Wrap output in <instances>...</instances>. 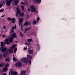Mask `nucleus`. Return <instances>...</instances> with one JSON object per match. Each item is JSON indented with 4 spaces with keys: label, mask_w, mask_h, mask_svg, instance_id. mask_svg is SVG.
Returning <instances> with one entry per match:
<instances>
[{
    "label": "nucleus",
    "mask_w": 75,
    "mask_h": 75,
    "mask_svg": "<svg viewBox=\"0 0 75 75\" xmlns=\"http://www.w3.org/2000/svg\"><path fill=\"white\" fill-rule=\"evenodd\" d=\"M28 42H31L32 41H33V39H29L27 40Z\"/></svg>",
    "instance_id": "obj_22"
},
{
    "label": "nucleus",
    "mask_w": 75,
    "mask_h": 75,
    "mask_svg": "<svg viewBox=\"0 0 75 75\" xmlns=\"http://www.w3.org/2000/svg\"><path fill=\"white\" fill-rule=\"evenodd\" d=\"M27 47H26V48L24 47V49L25 50H27Z\"/></svg>",
    "instance_id": "obj_43"
},
{
    "label": "nucleus",
    "mask_w": 75,
    "mask_h": 75,
    "mask_svg": "<svg viewBox=\"0 0 75 75\" xmlns=\"http://www.w3.org/2000/svg\"><path fill=\"white\" fill-rule=\"evenodd\" d=\"M11 22L12 23H16V19L14 18H13L11 20Z\"/></svg>",
    "instance_id": "obj_13"
},
{
    "label": "nucleus",
    "mask_w": 75,
    "mask_h": 75,
    "mask_svg": "<svg viewBox=\"0 0 75 75\" xmlns=\"http://www.w3.org/2000/svg\"><path fill=\"white\" fill-rule=\"evenodd\" d=\"M28 10L29 11H31V9H30L28 8Z\"/></svg>",
    "instance_id": "obj_42"
},
{
    "label": "nucleus",
    "mask_w": 75,
    "mask_h": 75,
    "mask_svg": "<svg viewBox=\"0 0 75 75\" xmlns=\"http://www.w3.org/2000/svg\"><path fill=\"white\" fill-rule=\"evenodd\" d=\"M4 32V30H1V34H3V33Z\"/></svg>",
    "instance_id": "obj_35"
},
{
    "label": "nucleus",
    "mask_w": 75,
    "mask_h": 75,
    "mask_svg": "<svg viewBox=\"0 0 75 75\" xmlns=\"http://www.w3.org/2000/svg\"><path fill=\"white\" fill-rule=\"evenodd\" d=\"M21 74L23 75H25L27 73V71L26 70H23V71H21Z\"/></svg>",
    "instance_id": "obj_11"
},
{
    "label": "nucleus",
    "mask_w": 75,
    "mask_h": 75,
    "mask_svg": "<svg viewBox=\"0 0 75 75\" xmlns=\"http://www.w3.org/2000/svg\"><path fill=\"white\" fill-rule=\"evenodd\" d=\"M32 59V57H28L27 58L25 57L21 59V61L24 62V63H26V64L29 63L31 64V61L30 59Z\"/></svg>",
    "instance_id": "obj_2"
},
{
    "label": "nucleus",
    "mask_w": 75,
    "mask_h": 75,
    "mask_svg": "<svg viewBox=\"0 0 75 75\" xmlns=\"http://www.w3.org/2000/svg\"><path fill=\"white\" fill-rule=\"evenodd\" d=\"M23 18H21L19 20V22H20L21 23H22V22L23 21Z\"/></svg>",
    "instance_id": "obj_33"
},
{
    "label": "nucleus",
    "mask_w": 75,
    "mask_h": 75,
    "mask_svg": "<svg viewBox=\"0 0 75 75\" xmlns=\"http://www.w3.org/2000/svg\"><path fill=\"white\" fill-rule=\"evenodd\" d=\"M15 42H17V41H15Z\"/></svg>",
    "instance_id": "obj_51"
},
{
    "label": "nucleus",
    "mask_w": 75,
    "mask_h": 75,
    "mask_svg": "<svg viewBox=\"0 0 75 75\" xmlns=\"http://www.w3.org/2000/svg\"><path fill=\"white\" fill-rule=\"evenodd\" d=\"M12 36L11 37H9L8 39H6L4 41V43L2 42H1V47H0V50L2 52L3 54L4 57H7V54L8 53V50H7V47H4L5 46V44H7V45H9L10 44V43H13V38H17V35L16 33L12 34ZM4 52L6 53H4Z\"/></svg>",
    "instance_id": "obj_1"
},
{
    "label": "nucleus",
    "mask_w": 75,
    "mask_h": 75,
    "mask_svg": "<svg viewBox=\"0 0 75 75\" xmlns=\"http://www.w3.org/2000/svg\"><path fill=\"white\" fill-rule=\"evenodd\" d=\"M25 45H31V43L28 42H26L25 43Z\"/></svg>",
    "instance_id": "obj_23"
},
{
    "label": "nucleus",
    "mask_w": 75,
    "mask_h": 75,
    "mask_svg": "<svg viewBox=\"0 0 75 75\" xmlns=\"http://www.w3.org/2000/svg\"><path fill=\"white\" fill-rule=\"evenodd\" d=\"M7 19L8 21H10L11 20V18L8 17Z\"/></svg>",
    "instance_id": "obj_34"
},
{
    "label": "nucleus",
    "mask_w": 75,
    "mask_h": 75,
    "mask_svg": "<svg viewBox=\"0 0 75 75\" xmlns=\"http://www.w3.org/2000/svg\"><path fill=\"white\" fill-rule=\"evenodd\" d=\"M11 50H12V47H11V48L9 49L8 50H9V53H10V52H11Z\"/></svg>",
    "instance_id": "obj_31"
},
{
    "label": "nucleus",
    "mask_w": 75,
    "mask_h": 75,
    "mask_svg": "<svg viewBox=\"0 0 75 75\" xmlns=\"http://www.w3.org/2000/svg\"><path fill=\"white\" fill-rule=\"evenodd\" d=\"M31 25V24L30 23V22H28V21L26 22H25L24 23V25Z\"/></svg>",
    "instance_id": "obj_9"
},
{
    "label": "nucleus",
    "mask_w": 75,
    "mask_h": 75,
    "mask_svg": "<svg viewBox=\"0 0 75 75\" xmlns=\"http://www.w3.org/2000/svg\"><path fill=\"white\" fill-rule=\"evenodd\" d=\"M30 35H35V33L34 32H32L30 33Z\"/></svg>",
    "instance_id": "obj_24"
},
{
    "label": "nucleus",
    "mask_w": 75,
    "mask_h": 75,
    "mask_svg": "<svg viewBox=\"0 0 75 75\" xmlns=\"http://www.w3.org/2000/svg\"><path fill=\"white\" fill-rule=\"evenodd\" d=\"M39 20H40V18L38 17V18H37V20L36 21L38 22V21H39Z\"/></svg>",
    "instance_id": "obj_36"
},
{
    "label": "nucleus",
    "mask_w": 75,
    "mask_h": 75,
    "mask_svg": "<svg viewBox=\"0 0 75 75\" xmlns=\"http://www.w3.org/2000/svg\"><path fill=\"white\" fill-rule=\"evenodd\" d=\"M37 21H34L33 22V23L34 24V25H35L36 24V23H37Z\"/></svg>",
    "instance_id": "obj_27"
},
{
    "label": "nucleus",
    "mask_w": 75,
    "mask_h": 75,
    "mask_svg": "<svg viewBox=\"0 0 75 75\" xmlns=\"http://www.w3.org/2000/svg\"><path fill=\"white\" fill-rule=\"evenodd\" d=\"M2 58H3V57H0V60H1V59H2Z\"/></svg>",
    "instance_id": "obj_40"
},
{
    "label": "nucleus",
    "mask_w": 75,
    "mask_h": 75,
    "mask_svg": "<svg viewBox=\"0 0 75 75\" xmlns=\"http://www.w3.org/2000/svg\"><path fill=\"white\" fill-rule=\"evenodd\" d=\"M2 75H7V74H6V73H4Z\"/></svg>",
    "instance_id": "obj_41"
},
{
    "label": "nucleus",
    "mask_w": 75,
    "mask_h": 75,
    "mask_svg": "<svg viewBox=\"0 0 75 75\" xmlns=\"http://www.w3.org/2000/svg\"><path fill=\"white\" fill-rule=\"evenodd\" d=\"M21 9H22V11H24V5H22Z\"/></svg>",
    "instance_id": "obj_17"
},
{
    "label": "nucleus",
    "mask_w": 75,
    "mask_h": 75,
    "mask_svg": "<svg viewBox=\"0 0 75 75\" xmlns=\"http://www.w3.org/2000/svg\"><path fill=\"white\" fill-rule=\"evenodd\" d=\"M30 8L31 9V12L33 13V12H35V11H36V10L37 8H36L34 6H33V5H32L30 6Z\"/></svg>",
    "instance_id": "obj_4"
},
{
    "label": "nucleus",
    "mask_w": 75,
    "mask_h": 75,
    "mask_svg": "<svg viewBox=\"0 0 75 75\" xmlns=\"http://www.w3.org/2000/svg\"><path fill=\"white\" fill-rule=\"evenodd\" d=\"M13 0H9V1H9V2H10L11 3L12 1H13Z\"/></svg>",
    "instance_id": "obj_38"
},
{
    "label": "nucleus",
    "mask_w": 75,
    "mask_h": 75,
    "mask_svg": "<svg viewBox=\"0 0 75 75\" xmlns=\"http://www.w3.org/2000/svg\"><path fill=\"white\" fill-rule=\"evenodd\" d=\"M5 16V15H3L1 16V17H4Z\"/></svg>",
    "instance_id": "obj_39"
},
{
    "label": "nucleus",
    "mask_w": 75,
    "mask_h": 75,
    "mask_svg": "<svg viewBox=\"0 0 75 75\" xmlns=\"http://www.w3.org/2000/svg\"><path fill=\"white\" fill-rule=\"evenodd\" d=\"M20 34L21 37H23L24 36V35H23V33H22L21 32H20Z\"/></svg>",
    "instance_id": "obj_28"
},
{
    "label": "nucleus",
    "mask_w": 75,
    "mask_h": 75,
    "mask_svg": "<svg viewBox=\"0 0 75 75\" xmlns=\"http://www.w3.org/2000/svg\"><path fill=\"white\" fill-rule=\"evenodd\" d=\"M21 4H23V5H25V3L24 2H21Z\"/></svg>",
    "instance_id": "obj_37"
},
{
    "label": "nucleus",
    "mask_w": 75,
    "mask_h": 75,
    "mask_svg": "<svg viewBox=\"0 0 75 75\" xmlns=\"http://www.w3.org/2000/svg\"><path fill=\"white\" fill-rule=\"evenodd\" d=\"M2 35V33H1V35H0V36H1V35Z\"/></svg>",
    "instance_id": "obj_50"
},
{
    "label": "nucleus",
    "mask_w": 75,
    "mask_h": 75,
    "mask_svg": "<svg viewBox=\"0 0 75 75\" xmlns=\"http://www.w3.org/2000/svg\"><path fill=\"white\" fill-rule=\"evenodd\" d=\"M17 46V44L12 45V48H14L16 47Z\"/></svg>",
    "instance_id": "obj_18"
},
{
    "label": "nucleus",
    "mask_w": 75,
    "mask_h": 75,
    "mask_svg": "<svg viewBox=\"0 0 75 75\" xmlns=\"http://www.w3.org/2000/svg\"><path fill=\"white\" fill-rule=\"evenodd\" d=\"M4 64L3 63H1V64H0V69L1 67H4Z\"/></svg>",
    "instance_id": "obj_20"
},
{
    "label": "nucleus",
    "mask_w": 75,
    "mask_h": 75,
    "mask_svg": "<svg viewBox=\"0 0 75 75\" xmlns=\"http://www.w3.org/2000/svg\"><path fill=\"white\" fill-rule=\"evenodd\" d=\"M16 67H22V63L21 62H17L16 63Z\"/></svg>",
    "instance_id": "obj_6"
},
{
    "label": "nucleus",
    "mask_w": 75,
    "mask_h": 75,
    "mask_svg": "<svg viewBox=\"0 0 75 75\" xmlns=\"http://www.w3.org/2000/svg\"><path fill=\"white\" fill-rule=\"evenodd\" d=\"M19 25H21V29L22 30V31L23 30V24H22V22H19Z\"/></svg>",
    "instance_id": "obj_14"
},
{
    "label": "nucleus",
    "mask_w": 75,
    "mask_h": 75,
    "mask_svg": "<svg viewBox=\"0 0 75 75\" xmlns=\"http://www.w3.org/2000/svg\"><path fill=\"white\" fill-rule=\"evenodd\" d=\"M13 50H12L11 52L10 53H11V54H12V53H13Z\"/></svg>",
    "instance_id": "obj_48"
},
{
    "label": "nucleus",
    "mask_w": 75,
    "mask_h": 75,
    "mask_svg": "<svg viewBox=\"0 0 75 75\" xmlns=\"http://www.w3.org/2000/svg\"><path fill=\"white\" fill-rule=\"evenodd\" d=\"M0 57H3V54H0Z\"/></svg>",
    "instance_id": "obj_47"
},
{
    "label": "nucleus",
    "mask_w": 75,
    "mask_h": 75,
    "mask_svg": "<svg viewBox=\"0 0 75 75\" xmlns=\"http://www.w3.org/2000/svg\"><path fill=\"white\" fill-rule=\"evenodd\" d=\"M17 47H16L14 50V53H16V52H17Z\"/></svg>",
    "instance_id": "obj_29"
},
{
    "label": "nucleus",
    "mask_w": 75,
    "mask_h": 75,
    "mask_svg": "<svg viewBox=\"0 0 75 75\" xmlns=\"http://www.w3.org/2000/svg\"><path fill=\"white\" fill-rule=\"evenodd\" d=\"M10 72L11 73V75H17V72L14 71L12 70L11 69H10Z\"/></svg>",
    "instance_id": "obj_7"
},
{
    "label": "nucleus",
    "mask_w": 75,
    "mask_h": 75,
    "mask_svg": "<svg viewBox=\"0 0 75 75\" xmlns=\"http://www.w3.org/2000/svg\"><path fill=\"white\" fill-rule=\"evenodd\" d=\"M31 27H29L27 29H25V30L26 31H28V30H29L31 29Z\"/></svg>",
    "instance_id": "obj_26"
},
{
    "label": "nucleus",
    "mask_w": 75,
    "mask_h": 75,
    "mask_svg": "<svg viewBox=\"0 0 75 75\" xmlns=\"http://www.w3.org/2000/svg\"><path fill=\"white\" fill-rule=\"evenodd\" d=\"M3 6V3L0 4V8L2 7V6Z\"/></svg>",
    "instance_id": "obj_32"
},
{
    "label": "nucleus",
    "mask_w": 75,
    "mask_h": 75,
    "mask_svg": "<svg viewBox=\"0 0 75 75\" xmlns=\"http://www.w3.org/2000/svg\"><path fill=\"white\" fill-rule=\"evenodd\" d=\"M12 59H13V62H16V61H17V59L14 57H13Z\"/></svg>",
    "instance_id": "obj_15"
},
{
    "label": "nucleus",
    "mask_w": 75,
    "mask_h": 75,
    "mask_svg": "<svg viewBox=\"0 0 75 75\" xmlns=\"http://www.w3.org/2000/svg\"><path fill=\"white\" fill-rule=\"evenodd\" d=\"M4 11V9H1L0 10V12L1 13H3Z\"/></svg>",
    "instance_id": "obj_30"
},
{
    "label": "nucleus",
    "mask_w": 75,
    "mask_h": 75,
    "mask_svg": "<svg viewBox=\"0 0 75 75\" xmlns=\"http://www.w3.org/2000/svg\"><path fill=\"white\" fill-rule=\"evenodd\" d=\"M27 57H31V56L30 55H27Z\"/></svg>",
    "instance_id": "obj_46"
},
{
    "label": "nucleus",
    "mask_w": 75,
    "mask_h": 75,
    "mask_svg": "<svg viewBox=\"0 0 75 75\" xmlns=\"http://www.w3.org/2000/svg\"><path fill=\"white\" fill-rule=\"evenodd\" d=\"M9 67V64H6V66L3 69V71H4V72H6L7 71V67Z\"/></svg>",
    "instance_id": "obj_5"
},
{
    "label": "nucleus",
    "mask_w": 75,
    "mask_h": 75,
    "mask_svg": "<svg viewBox=\"0 0 75 75\" xmlns=\"http://www.w3.org/2000/svg\"><path fill=\"white\" fill-rule=\"evenodd\" d=\"M14 26H14L12 27V30H15V29H16V28H17V26H16V25L15 24Z\"/></svg>",
    "instance_id": "obj_19"
},
{
    "label": "nucleus",
    "mask_w": 75,
    "mask_h": 75,
    "mask_svg": "<svg viewBox=\"0 0 75 75\" xmlns=\"http://www.w3.org/2000/svg\"><path fill=\"white\" fill-rule=\"evenodd\" d=\"M9 75H10V73H9Z\"/></svg>",
    "instance_id": "obj_53"
},
{
    "label": "nucleus",
    "mask_w": 75,
    "mask_h": 75,
    "mask_svg": "<svg viewBox=\"0 0 75 75\" xmlns=\"http://www.w3.org/2000/svg\"><path fill=\"white\" fill-rule=\"evenodd\" d=\"M6 37L5 35H3V37Z\"/></svg>",
    "instance_id": "obj_45"
},
{
    "label": "nucleus",
    "mask_w": 75,
    "mask_h": 75,
    "mask_svg": "<svg viewBox=\"0 0 75 75\" xmlns=\"http://www.w3.org/2000/svg\"><path fill=\"white\" fill-rule=\"evenodd\" d=\"M3 28H6V26H4L3 27Z\"/></svg>",
    "instance_id": "obj_49"
},
{
    "label": "nucleus",
    "mask_w": 75,
    "mask_h": 75,
    "mask_svg": "<svg viewBox=\"0 0 75 75\" xmlns=\"http://www.w3.org/2000/svg\"><path fill=\"white\" fill-rule=\"evenodd\" d=\"M6 5L8 7H9L10 6V4H11V2H10V1H8L7 0H6Z\"/></svg>",
    "instance_id": "obj_10"
},
{
    "label": "nucleus",
    "mask_w": 75,
    "mask_h": 75,
    "mask_svg": "<svg viewBox=\"0 0 75 75\" xmlns=\"http://www.w3.org/2000/svg\"><path fill=\"white\" fill-rule=\"evenodd\" d=\"M14 33V30L11 29V32L9 33L10 35H11L12 34H13Z\"/></svg>",
    "instance_id": "obj_12"
},
{
    "label": "nucleus",
    "mask_w": 75,
    "mask_h": 75,
    "mask_svg": "<svg viewBox=\"0 0 75 75\" xmlns=\"http://www.w3.org/2000/svg\"><path fill=\"white\" fill-rule=\"evenodd\" d=\"M23 75V74H21H21H20V75Z\"/></svg>",
    "instance_id": "obj_52"
},
{
    "label": "nucleus",
    "mask_w": 75,
    "mask_h": 75,
    "mask_svg": "<svg viewBox=\"0 0 75 75\" xmlns=\"http://www.w3.org/2000/svg\"><path fill=\"white\" fill-rule=\"evenodd\" d=\"M35 13H36L37 14V13H38V11H35Z\"/></svg>",
    "instance_id": "obj_44"
},
{
    "label": "nucleus",
    "mask_w": 75,
    "mask_h": 75,
    "mask_svg": "<svg viewBox=\"0 0 75 75\" xmlns=\"http://www.w3.org/2000/svg\"><path fill=\"white\" fill-rule=\"evenodd\" d=\"M13 57H14V55H13Z\"/></svg>",
    "instance_id": "obj_54"
},
{
    "label": "nucleus",
    "mask_w": 75,
    "mask_h": 75,
    "mask_svg": "<svg viewBox=\"0 0 75 75\" xmlns=\"http://www.w3.org/2000/svg\"><path fill=\"white\" fill-rule=\"evenodd\" d=\"M5 61H6L7 62H9L10 61V58H7L5 59Z\"/></svg>",
    "instance_id": "obj_21"
},
{
    "label": "nucleus",
    "mask_w": 75,
    "mask_h": 75,
    "mask_svg": "<svg viewBox=\"0 0 75 75\" xmlns=\"http://www.w3.org/2000/svg\"><path fill=\"white\" fill-rule=\"evenodd\" d=\"M18 0H16L15 1V4L16 5H17L18 4Z\"/></svg>",
    "instance_id": "obj_25"
},
{
    "label": "nucleus",
    "mask_w": 75,
    "mask_h": 75,
    "mask_svg": "<svg viewBox=\"0 0 75 75\" xmlns=\"http://www.w3.org/2000/svg\"><path fill=\"white\" fill-rule=\"evenodd\" d=\"M36 45L38 47V48L37 49V51H39L40 50V45L37 44Z\"/></svg>",
    "instance_id": "obj_16"
},
{
    "label": "nucleus",
    "mask_w": 75,
    "mask_h": 75,
    "mask_svg": "<svg viewBox=\"0 0 75 75\" xmlns=\"http://www.w3.org/2000/svg\"><path fill=\"white\" fill-rule=\"evenodd\" d=\"M28 52H29V54H33V50H31V49L30 48H28Z\"/></svg>",
    "instance_id": "obj_8"
},
{
    "label": "nucleus",
    "mask_w": 75,
    "mask_h": 75,
    "mask_svg": "<svg viewBox=\"0 0 75 75\" xmlns=\"http://www.w3.org/2000/svg\"><path fill=\"white\" fill-rule=\"evenodd\" d=\"M17 11L16 13V16L18 17V15L20 14V17H24V13L23 12L21 13V11L19 9V7H17L16 8Z\"/></svg>",
    "instance_id": "obj_3"
},
{
    "label": "nucleus",
    "mask_w": 75,
    "mask_h": 75,
    "mask_svg": "<svg viewBox=\"0 0 75 75\" xmlns=\"http://www.w3.org/2000/svg\"><path fill=\"white\" fill-rule=\"evenodd\" d=\"M4 57V58H6V57Z\"/></svg>",
    "instance_id": "obj_55"
}]
</instances>
